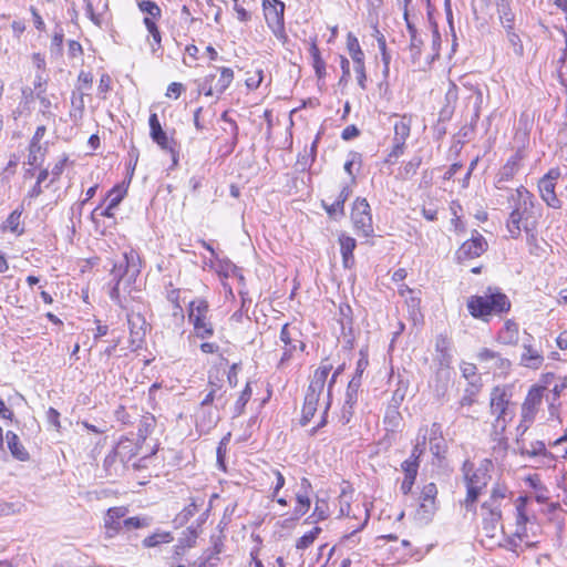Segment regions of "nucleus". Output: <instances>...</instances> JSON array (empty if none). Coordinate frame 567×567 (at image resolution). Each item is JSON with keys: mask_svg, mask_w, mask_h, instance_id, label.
Wrapping results in <instances>:
<instances>
[{"mask_svg": "<svg viewBox=\"0 0 567 567\" xmlns=\"http://www.w3.org/2000/svg\"><path fill=\"white\" fill-rule=\"evenodd\" d=\"M507 204L511 212L506 228L512 238L517 239L524 230L530 231L537 228L542 217V206L526 187L519 186L512 189L507 196Z\"/></svg>", "mask_w": 567, "mask_h": 567, "instance_id": "f257e3e1", "label": "nucleus"}, {"mask_svg": "<svg viewBox=\"0 0 567 567\" xmlns=\"http://www.w3.org/2000/svg\"><path fill=\"white\" fill-rule=\"evenodd\" d=\"M141 272V260L136 251L123 254L122 260L115 262L110 271V298L123 307V295H131L133 285Z\"/></svg>", "mask_w": 567, "mask_h": 567, "instance_id": "f03ea898", "label": "nucleus"}, {"mask_svg": "<svg viewBox=\"0 0 567 567\" xmlns=\"http://www.w3.org/2000/svg\"><path fill=\"white\" fill-rule=\"evenodd\" d=\"M512 388L508 385H496L489 394V412L495 417L489 435L498 446L506 442V427L515 416V404L512 402Z\"/></svg>", "mask_w": 567, "mask_h": 567, "instance_id": "7ed1b4c3", "label": "nucleus"}, {"mask_svg": "<svg viewBox=\"0 0 567 567\" xmlns=\"http://www.w3.org/2000/svg\"><path fill=\"white\" fill-rule=\"evenodd\" d=\"M512 492L504 484L496 483L493 485L489 496L481 505V516L483 528L488 536L493 537L497 528L505 533L502 525L503 511L511 506Z\"/></svg>", "mask_w": 567, "mask_h": 567, "instance_id": "20e7f679", "label": "nucleus"}, {"mask_svg": "<svg viewBox=\"0 0 567 567\" xmlns=\"http://www.w3.org/2000/svg\"><path fill=\"white\" fill-rule=\"evenodd\" d=\"M509 298L497 287H487L481 296L467 300V310L476 319L488 322L492 316H502L511 310Z\"/></svg>", "mask_w": 567, "mask_h": 567, "instance_id": "39448f33", "label": "nucleus"}, {"mask_svg": "<svg viewBox=\"0 0 567 567\" xmlns=\"http://www.w3.org/2000/svg\"><path fill=\"white\" fill-rule=\"evenodd\" d=\"M493 464L489 460L485 458L481 464L475 467L470 461H465L462 466L464 482L466 486V497L464 505L467 511H474L475 504L482 491L488 485L491 481L489 471Z\"/></svg>", "mask_w": 567, "mask_h": 567, "instance_id": "423d86ee", "label": "nucleus"}, {"mask_svg": "<svg viewBox=\"0 0 567 567\" xmlns=\"http://www.w3.org/2000/svg\"><path fill=\"white\" fill-rule=\"evenodd\" d=\"M128 508L115 506L106 511L103 518L104 538L112 539L124 532L148 527L151 519L145 516L126 517Z\"/></svg>", "mask_w": 567, "mask_h": 567, "instance_id": "0eeeda50", "label": "nucleus"}, {"mask_svg": "<svg viewBox=\"0 0 567 567\" xmlns=\"http://www.w3.org/2000/svg\"><path fill=\"white\" fill-rule=\"evenodd\" d=\"M188 320L194 327L196 337L208 339L214 334V326L209 318V305L205 299L198 298L190 301Z\"/></svg>", "mask_w": 567, "mask_h": 567, "instance_id": "6e6552de", "label": "nucleus"}, {"mask_svg": "<svg viewBox=\"0 0 567 567\" xmlns=\"http://www.w3.org/2000/svg\"><path fill=\"white\" fill-rule=\"evenodd\" d=\"M279 339L284 343V351L278 362V368L282 369L289 363L296 353L303 352L306 344L301 340L300 330L288 323L282 326Z\"/></svg>", "mask_w": 567, "mask_h": 567, "instance_id": "1a4fd4ad", "label": "nucleus"}, {"mask_svg": "<svg viewBox=\"0 0 567 567\" xmlns=\"http://www.w3.org/2000/svg\"><path fill=\"white\" fill-rule=\"evenodd\" d=\"M351 219L359 236L369 238L374 235L371 207L365 198L358 197L354 200Z\"/></svg>", "mask_w": 567, "mask_h": 567, "instance_id": "9d476101", "label": "nucleus"}, {"mask_svg": "<svg viewBox=\"0 0 567 567\" xmlns=\"http://www.w3.org/2000/svg\"><path fill=\"white\" fill-rule=\"evenodd\" d=\"M394 117L396 118V121L394 122L393 125V145L385 159L386 163H392L393 158L396 159L398 157L403 155L405 151V142L411 133L412 117L410 115H394Z\"/></svg>", "mask_w": 567, "mask_h": 567, "instance_id": "9b49d317", "label": "nucleus"}, {"mask_svg": "<svg viewBox=\"0 0 567 567\" xmlns=\"http://www.w3.org/2000/svg\"><path fill=\"white\" fill-rule=\"evenodd\" d=\"M332 368L333 367L328 359L321 361L320 365L313 372L303 403L318 408L320 395L323 392L327 379Z\"/></svg>", "mask_w": 567, "mask_h": 567, "instance_id": "f8f14e48", "label": "nucleus"}, {"mask_svg": "<svg viewBox=\"0 0 567 567\" xmlns=\"http://www.w3.org/2000/svg\"><path fill=\"white\" fill-rule=\"evenodd\" d=\"M475 357L484 369L492 371L495 375H506L511 371V360L493 349L481 348Z\"/></svg>", "mask_w": 567, "mask_h": 567, "instance_id": "ddd939ff", "label": "nucleus"}, {"mask_svg": "<svg viewBox=\"0 0 567 567\" xmlns=\"http://www.w3.org/2000/svg\"><path fill=\"white\" fill-rule=\"evenodd\" d=\"M435 352L436 354L434 360L439 364L436 378L449 382L451 377V364L453 361L451 341L444 336H439L435 341Z\"/></svg>", "mask_w": 567, "mask_h": 567, "instance_id": "4468645a", "label": "nucleus"}, {"mask_svg": "<svg viewBox=\"0 0 567 567\" xmlns=\"http://www.w3.org/2000/svg\"><path fill=\"white\" fill-rule=\"evenodd\" d=\"M525 157V151L523 148H518L506 161V163L499 168L495 176L494 185L497 189H507L506 183L511 182L520 171L522 163Z\"/></svg>", "mask_w": 567, "mask_h": 567, "instance_id": "2eb2a0df", "label": "nucleus"}, {"mask_svg": "<svg viewBox=\"0 0 567 567\" xmlns=\"http://www.w3.org/2000/svg\"><path fill=\"white\" fill-rule=\"evenodd\" d=\"M285 3L280 0L264 1V13L268 27L276 38H285Z\"/></svg>", "mask_w": 567, "mask_h": 567, "instance_id": "dca6fc26", "label": "nucleus"}, {"mask_svg": "<svg viewBox=\"0 0 567 567\" xmlns=\"http://www.w3.org/2000/svg\"><path fill=\"white\" fill-rule=\"evenodd\" d=\"M560 177L558 168L549 169L538 182L542 199L551 208H560V200L556 196V181Z\"/></svg>", "mask_w": 567, "mask_h": 567, "instance_id": "f3484780", "label": "nucleus"}, {"mask_svg": "<svg viewBox=\"0 0 567 567\" xmlns=\"http://www.w3.org/2000/svg\"><path fill=\"white\" fill-rule=\"evenodd\" d=\"M486 239L475 231L471 239L464 241L456 251V259L460 262L480 257L487 249Z\"/></svg>", "mask_w": 567, "mask_h": 567, "instance_id": "a211bd4d", "label": "nucleus"}, {"mask_svg": "<svg viewBox=\"0 0 567 567\" xmlns=\"http://www.w3.org/2000/svg\"><path fill=\"white\" fill-rule=\"evenodd\" d=\"M360 388V379L359 377H353L348 386L344 398V403L340 413V422L342 424H348L351 421L353 415L354 406L358 402V391Z\"/></svg>", "mask_w": 567, "mask_h": 567, "instance_id": "6ab92c4d", "label": "nucleus"}, {"mask_svg": "<svg viewBox=\"0 0 567 567\" xmlns=\"http://www.w3.org/2000/svg\"><path fill=\"white\" fill-rule=\"evenodd\" d=\"M217 405L215 406H198L195 413V421H196V429L200 433H208L212 429H214L218 421H219V414H218Z\"/></svg>", "mask_w": 567, "mask_h": 567, "instance_id": "aec40b11", "label": "nucleus"}, {"mask_svg": "<svg viewBox=\"0 0 567 567\" xmlns=\"http://www.w3.org/2000/svg\"><path fill=\"white\" fill-rule=\"evenodd\" d=\"M127 323L132 344L140 346L148 328L145 318L140 312L132 311L127 313Z\"/></svg>", "mask_w": 567, "mask_h": 567, "instance_id": "412c9836", "label": "nucleus"}, {"mask_svg": "<svg viewBox=\"0 0 567 567\" xmlns=\"http://www.w3.org/2000/svg\"><path fill=\"white\" fill-rule=\"evenodd\" d=\"M542 398L543 394L540 388H533L529 390L522 405V416L524 421L532 422L534 420L536 410L542 403Z\"/></svg>", "mask_w": 567, "mask_h": 567, "instance_id": "4be33fe9", "label": "nucleus"}, {"mask_svg": "<svg viewBox=\"0 0 567 567\" xmlns=\"http://www.w3.org/2000/svg\"><path fill=\"white\" fill-rule=\"evenodd\" d=\"M437 495V487L434 483H427L423 486L421 492L420 509L424 512L426 518L434 514L436 511L435 498Z\"/></svg>", "mask_w": 567, "mask_h": 567, "instance_id": "5701e85b", "label": "nucleus"}, {"mask_svg": "<svg viewBox=\"0 0 567 567\" xmlns=\"http://www.w3.org/2000/svg\"><path fill=\"white\" fill-rule=\"evenodd\" d=\"M519 340L518 324L508 319L496 334V341L504 346H516Z\"/></svg>", "mask_w": 567, "mask_h": 567, "instance_id": "b1692460", "label": "nucleus"}, {"mask_svg": "<svg viewBox=\"0 0 567 567\" xmlns=\"http://www.w3.org/2000/svg\"><path fill=\"white\" fill-rule=\"evenodd\" d=\"M219 369H216L215 371H210L208 375V391L214 392V395H217L218 398V404H220V408H224L227 404V398H226V391L224 388V375L225 370L221 372V375L219 377Z\"/></svg>", "mask_w": 567, "mask_h": 567, "instance_id": "393cba45", "label": "nucleus"}, {"mask_svg": "<svg viewBox=\"0 0 567 567\" xmlns=\"http://www.w3.org/2000/svg\"><path fill=\"white\" fill-rule=\"evenodd\" d=\"M544 362V357L540 350L536 349L530 343L523 344V353L520 355V364L529 369H539Z\"/></svg>", "mask_w": 567, "mask_h": 567, "instance_id": "a878e982", "label": "nucleus"}, {"mask_svg": "<svg viewBox=\"0 0 567 567\" xmlns=\"http://www.w3.org/2000/svg\"><path fill=\"white\" fill-rule=\"evenodd\" d=\"M339 244L343 267L350 269L354 265L353 250L357 247V241L354 238L341 234L339 236Z\"/></svg>", "mask_w": 567, "mask_h": 567, "instance_id": "bb28decb", "label": "nucleus"}, {"mask_svg": "<svg viewBox=\"0 0 567 567\" xmlns=\"http://www.w3.org/2000/svg\"><path fill=\"white\" fill-rule=\"evenodd\" d=\"M520 455L540 457L543 464L550 463L555 460L554 455L547 451L543 441L532 442L529 447H520Z\"/></svg>", "mask_w": 567, "mask_h": 567, "instance_id": "cd10ccee", "label": "nucleus"}, {"mask_svg": "<svg viewBox=\"0 0 567 567\" xmlns=\"http://www.w3.org/2000/svg\"><path fill=\"white\" fill-rule=\"evenodd\" d=\"M6 441H7V446L10 451L11 455L16 460L21 461V462L29 461L30 454L25 450V447L21 443L19 436L14 432L8 431L6 433Z\"/></svg>", "mask_w": 567, "mask_h": 567, "instance_id": "c85d7f7f", "label": "nucleus"}, {"mask_svg": "<svg viewBox=\"0 0 567 567\" xmlns=\"http://www.w3.org/2000/svg\"><path fill=\"white\" fill-rule=\"evenodd\" d=\"M114 451L115 456H118V461L124 466L126 462L137 454L138 447L132 440L123 439L118 442Z\"/></svg>", "mask_w": 567, "mask_h": 567, "instance_id": "c756f323", "label": "nucleus"}, {"mask_svg": "<svg viewBox=\"0 0 567 567\" xmlns=\"http://www.w3.org/2000/svg\"><path fill=\"white\" fill-rule=\"evenodd\" d=\"M526 234V243L530 255L536 257H543L546 254L545 247L547 243L544 239H539L537 236V228L533 230H524Z\"/></svg>", "mask_w": 567, "mask_h": 567, "instance_id": "7c9ffc66", "label": "nucleus"}, {"mask_svg": "<svg viewBox=\"0 0 567 567\" xmlns=\"http://www.w3.org/2000/svg\"><path fill=\"white\" fill-rule=\"evenodd\" d=\"M143 23L148 31L150 38L148 43L152 49L153 53H156L157 51L162 50V35L161 31L156 24L155 21L151 18H144Z\"/></svg>", "mask_w": 567, "mask_h": 567, "instance_id": "2f4dec72", "label": "nucleus"}, {"mask_svg": "<svg viewBox=\"0 0 567 567\" xmlns=\"http://www.w3.org/2000/svg\"><path fill=\"white\" fill-rule=\"evenodd\" d=\"M64 30L56 24L49 47L51 59H60L63 54Z\"/></svg>", "mask_w": 567, "mask_h": 567, "instance_id": "473e14b6", "label": "nucleus"}, {"mask_svg": "<svg viewBox=\"0 0 567 567\" xmlns=\"http://www.w3.org/2000/svg\"><path fill=\"white\" fill-rule=\"evenodd\" d=\"M483 383H467L458 402L460 409L472 406L477 401Z\"/></svg>", "mask_w": 567, "mask_h": 567, "instance_id": "72a5a7b5", "label": "nucleus"}, {"mask_svg": "<svg viewBox=\"0 0 567 567\" xmlns=\"http://www.w3.org/2000/svg\"><path fill=\"white\" fill-rule=\"evenodd\" d=\"M161 150L168 152L172 155L173 164L178 162V152L176 150L177 143L174 138L168 137L166 132L152 140Z\"/></svg>", "mask_w": 567, "mask_h": 567, "instance_id": "f704fd0d", "label": "nucleus"}, {"mask_svg": "<svg viewBox=\"0 0 567 567\" xmlns=\"http://www.w3.org/2000/svg\"><path fill=\"white\" fill-rule=\"evenodd\" d=\"M174 540V536L171 532L157 530L152 535L145 537L142 542L145 548H153L162 544H168Z\"/></svg>", "mask_w": 567, "mask_h": 567, "instance_id": "c9c22d12", "label": "nucleus"}, {"mask_svg": "<svg viewBox=\"0 0 567 567\" xmlns=\"http://www.w3.org/2000/svg\"><path fill=\"white\" fill-rule=\"evenodd\" d=\"M23 213V208H16L6 219L3 229H8L11 233L20 236L23 234L24 229L20 226L21 215Z\"/></svg>", "mask_w": 567, "mask_h": 567, "instance_id": "e433bc0d", "label": "nucleus"}, {"mask_svg": "<svg viewBox=\"0 0 567 567\" xmlns=\"http://www.w3.org/2000/svg\"><path fill=\"white\" fill-rule=\"evenodd\" d=\"M311 506V499L307 493L296 494V506L292 512V518L299 519L308 513Z\"/></svg>", "mask_w": 567, "mask_h": 567, "instance_id": "4c0bfd02", "label": "nucleus"}, {"mask_svg": "<svg viewBox=\"0 0 567 567\" xmlns=\"http://www.w3.org/2000/svg\"><path fill=\"white\" fill-rule=\"evenodd\" d=\"M220 75L214 84L216 94L219 96L223 94L231 84L234 80V71L230 68L223 66L219 69Z\"/></svg>", "mask_w": 567, "mask_h": 567, "instance_id": "58836bf2", "label": "nucleus"}, {"mask_svg": "<svg viewBox=\"0 0 567 567\" xmlns=\"http://www.w3.org/2000/svg\"><path fill=\"white\" fill-rule=\"evenodd\" d=\"M347 48H348L349 54H350L353 63L360 64L361 62L364 61V53L361 50L359 40L352 33H348V35H347Z\"/></svg>", "mask_w": 567, "mask_h": 567, "instance_id": "ea45409f", "label": "nucleus"}, {"mask_svg": "<svg viewBox=\"0 0 567 567\" xmlns=\"http://www.w3.org/2000/svg\"><path fill=\"white\" fill-rule=\"evenodd\" d=\"M310 56L312 59V66L315 69L316 75L321 79L326 75V63L321 58L320 50L315 42L310 45L309 49Z\"/></svg>", "mask_w": 567, "mask_h": 567, "instance_id": "a19ab883", "label": "nucleus"}, {"mask_svg": "<svg viewBox=\"0 0 567 567\" xmlns=\"http://www.w3.org/2000/svg\"><path fill=\"white\" fill-rule=\"evenodd\" d=\"M427 440V427H421L417 433L416 443L413 446L411 456L408 460H414L419 462L420 456L425 452V445Z\"/></svg>", "mask_w": 567, "mask_h": 567, "instance_id": "79ce46f5", "label": "nucleus"}, {"mask_svg": "<svg viewBox=\"0 0 567 567\" xmlns=\"http://www.w3.org/2000/svg\"><path fill=\"white\" fill-rule=\"evenodd\" d=\"M138 9L146 14L145 18H151L156 22L162 16V10L154 1L143 0L137 3Z\"/></svg>", "mask_w": 567, "mask_h": 567, "instance_id": "37998d69", "label": "nucleus"}, {"mask_svg": "<svg viewBox=\"0 0 567 567\" xmlns=\"http://www.w3.org/2000/svg\"><path fill=\"white\" fill-rule=\"evenodd\" d=\"M228 113H229L228 111H225L220 115V120L223 122L227 123L228 126H231V138L229 142V148L227 151V153H231L235 150L236 145L238 144L239 127H238L236 121L228 116Z\"/></svg>", "mask_w": 567, "mask_h": 567, "instance_id": "c03bdc74", "label": "nucleus"}, {"mask_svg": "<svg viewBox=\"0 0 567 567\" xmlns=\"http://www.w3.org/2000/svg\"><path fill=\"white\" fill-rule=\"evenodd\" d=\"M252 394V390L250 388V384L247 383L245 389L241 391L240 395L238 396L237 401L234 405V416H239L244 413L245 406L250 400Z\"/></svg>", "mask_w": 567, "mask_h": 567, "instance_id": "a18cd8bd", "label": "nucleus"}, {"mask_svg": "<svg viewBox=\"0 0 567 567\" xmlns=\"http://www.w3.org/2000/svg\"><path fill=\"white\" fill-rule=\"evenodd\" d=\"M343 369H344V365H343V364L339 365V367L334 370V372L332 373V375H331V378H330V381H329V384H328V402H327V405H326V409H324V412H323V416H322V420H321L320 424H319L317 427L312 429V431H311V433H312V434H315V433H316V431H317V429H318V427L323 426V425L326 424V422H327V420H326V415H327L328 410H329V408H330V394H331V389H332L333 384L336 383L337 378L342 373Z\"/></svg>", "mask_w": 567, "mask_h": 567, "instance_id": "49530a36", "label": "nucleus"}, {"mask_svg": "<svg viewBox=\"0 0 567 567\" xmlns=\"http://www.w3.org/2000/svg\"><path fill=\"white\" fill-rule=\"evenodd\" d=\"M216 80V74H208L203 79L197 81L198 93L204 94L205 96H213L216 91L214 87V81Z\"/></svg>", "mask_w": 567, "mask_h": 567, "instance_id": "de8ad7c7", "label": "nucleus"}, {"mask_svg": "<svg viewBox=\"0 0 567 567\" xmlns=\"http://www.w3.org/2000/svg\"><path fill=\"white\" fill-rule=\"evenodd\" d=\"M461 372L467 383H482L481 377L477 374V368L474 363L464 362L461 364Z\"/></svg>", "mask_w": 567, "mask_h": 567, "instance_id": "09e8293b", "label": "nucleus"}, {"mask_svg": "<svg viewBox=\"0 0 567 567\" xmlns=\"http://www.w3.org/2000/svg\"><path fill=\"white\" fill-rule=\"evenodd\" d=\"M506 35L515 55L522 58L524 55V45L519 35L514 31V28L506 30Z\"/></svg>", "mask_w": 567, "mask_h": 567, "instance_id": "8fccbe9b", "label": "nucleus"}, {"mask_svg": "<svg viewBox=\"0 0 567 567\" xmlns=\"http://www.w3.org/2000/svg\"><path fill=\"white\" fill-rule=\"evenodd\" d=\"M498 13L503 28L505 30L513 29L515 16L511 8L507 4H501L498 7Z\"/></svg>", "mask_w": 567, "mask_h": 567, "instance_id": "3c124183", "label": "nucleus"}, {"mask_svg": "<svg viewBox=\"0 0 567 567\" xmlns=\"http://www.w3.org/2000/svg\"><path fill=\"white\" fill-rule=\"evenodd\" d=\"M125 196V190L118 186H114L106 195L105 202L110 208H116Z\"/></svg>", "mask_w": 567, "mask_h": 567, "instance_id": "603ef678", "label": "nucleus"}, {"mask_svg": "<svg viewBox=\"0 0 567 567\" xmlns=\"http://www.w3.org/2000/svg\"><path fill=\"white\" fill-rule=\"evenodd\" d=\"M320 532H321L320 527H315L310 532L306 533L303 536H301L297 540V545H296L297 548L298 549H306V548H308L316 540V538L318 537Z\"/></svg>", "mask_w": 567, "mask_h": 567, "instance_id": "864d4df0", "label": "nucleus"}, {"mask_svg": "<svg viewBox=\"0 0 567 567\" xmlns=\"http://www.w3.org/2000/svg\"><path fill=\"white\" fill-rule=\"evenodd\" d=\"M419 466L420 464L417 461L405 460L401 465L402 471L404 472V480L415 481Z\"/></svg>", "mask_w": 567, "mask_h": 567, "instance_id": "5fc2aeb1", "label": "nucleus"}, {"mask_svg": "<svg viewBox=\"0 0 567 567\" xmlns=\"http://www.w3.org/2000/svg\"><path fill=\"white\" fill-rule=\"evenodd\" d=\"M422 163V158L420 156H414L411 161H409L401 171V176L403 178H410L416 174L417 168Z\"/></svg>", "mask_w": 567, "mask_h": 567, "instance_id": "6e6d98bb", "label": "nucleus"}, {"mask_svg": "<svg viewBox=\"0 0 567 567\" xmlns=\"http://www.w3.org/2000/svg\"><path fill=\"white\" fill-rule=\"evenodd\" d=\"M526 502L527 498L522 496L516 499V525H526L528 522V517L525 513Z\"/></svg>", "mask_w": 567, "mask_h": 567, "instance_id": "4d7b16f0", "label": "nucleus"}, {"mask_svg": "<svg viewBox=\"0 0 567 567\" xmlns=\"http://www.w3.org/2000/svg\"><path fill=\"white\" fill-rule=\"evenodd\" d=\"M409 382L400 379L398 382V388L393 392L392 401L399 405L403 402L406 392H408Z\"/></svg>", "mask_w": 567, "mask_h": 567, "instance_id": "13d9d810", "label": "nucleus"}, {"mask_svg": "<svg viewBox=\"0 0 567 567\" xmlns=\"http://www.w3.org/2000/svg\"><path fill=\"white\" fill-rule=\"evenodd\" d=\"M148 125H150V136L151 138H155L156 136L165 133V131L162 128V125L159 123L158 116L156 113H151L148 118Z\"/></svg>", "mask_w": 567, "mask_h": 567, "instance_id": "bf43d9fd", "label": "nucleus"}, {"mask_svg": "<svg viewBox=\"0 0 567 567\" xmlns=\"http://www.w3.org/2000/svg\"><path fill=\"white\" fill-rule=\"evenodd\" d=\"M270 473L274 475L276 483L271 491V498L275 499L280 492V489L285 486L286 480L282 473L277 468H271Z\"/></svg>", "mask_w": 567, "mask_h": 567, "instance_id": "052dcab7", "label": "nucleus"}, {"mask_svg": "<svg viewBox=\"0 0 567 567\" xmlns=\"http://www.w3.org/2000/svg\"><path fill=\"white\" fill-rule=\"evenodd\" d=\"M361 165V155L359 153H351L349 155V158L344 163V171L351 176L352 179H354V173L352 171V167L354 165Z\"/></svg>", "mask_w": 567, "mask_h": 567, "instance_id": "680f3d73", "label": "nucleus"}, {"mask_svg": "<svg viewBox=\"0 0 567 567\" xmlns=\"http://www.w3.org/2000/svg\"><path fill=\"white\" fill-rule=\"evenodd\" d=\"M198 511V505L195 501H193L189 505H187L178 515L177 519H179L182 523L188 520L190 517H193L196 512Z\"/></svg>", "mask_w": 567, "mask_h": 567, "instance_id": "e2e57ef3", "label": "nucleus"}, {"mask_svg": "<svg viewBox=\"0 0 567 567\" xmlns=\"http://www.w3.org/2000/svg\"><path fill=\"white\" fill-rule=\"evenodd\" d=\"M317 406L303 403L300 423L307 425L317 412Z\"/></svg>", "mask_w": 567, "mask_h": 567, "instance_id": "0e129e2a", "label": "nucleus"}, {"mask_svg": "<svg viewBox=\"0 0 567 567\" xmlns=\"http://www.w3.org/2000/svg\"><path fill=\"white\" fill-rule=\"evenodd\" d=\"M423 45V40L417 35H412L410 38V50L412 52L413 59L419 58L421 55V49Z\"/></svg>", "mask_w": 567, "mask_h": 567, "instance_id": "69168bd1", "label": "nucleus"}, {"mask_svg": "<svg viewBox=\"0 0 567 567\" xmlns=\"http://www.w3.org/2000/svg\"><path fill=\"white\" fill-rule=\"evenodd\" d=\"M83 54V48L82 45L75 41V40H70L68 42V55L69 58L71 59H75V58H79Z\"/></svg>", "mask_w": 567, "mask_h": 567, "instance_id": "338daca9", "label": "nucleus"}, {"mask_svg": "<svg viewBox=\"0 0 567 567\" xmlns=\"http://www.w3.org/2000/svg\"><path fill=\"white\" fill-rule=\"evenodd\" d=\"M527 536L526 525H516L515 532L512 534L509 538V543L514 546L518 545V542H522L524 537Z\"/></svg>", "mask_w": 567, "mask_h": 567, "instance_id": "774afa93", "label": "nucleus"}]
</instances>
